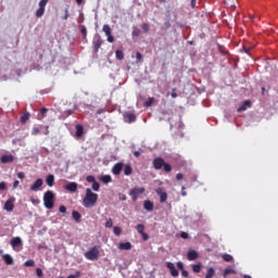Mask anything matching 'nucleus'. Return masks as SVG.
Segmentation results:
<instances>
[{"label": "nucleus", "mask_w": 278, "mask_h": 278, "mask_svg": "<svg viewBox=\"0 0 278 278\" xmlns=\"http://www.w3.org/2000/svg\"><path fill=\"white\" fill-rule=\"evenodd\" d=\"M97 201H99V194L92 192L90 188H87L83 199L84 207H94L97 205Z\"/></svg>", "instance_id": "obj_1"}, {"label": "nucleus", "mask_w": 278, "mask_h": 278, "mask_svg": "<svg viewBox=\"0 0 278 278\" xmlns=\"http://www.w3.org/2000/svg\"><path fill=\"white\" fill-rule=\"evenodd\" d=\"M152 166L155 170H164V173H170L173 170V166L170 164L164 162V159L156 157L152 162Z\"/></svg>", "instance_id": "obj_2"}, {"label": "nucleus", "mask_w": 278, "mask_h": 278, "mask_svg": "<svg viewBox=\"0 0 278 278\" xmlns=\"http://www.w3.org/2000/svg\"><path fill=\"white\" fill-rule=\"evenodd\" d=\"M43 205L47 210H53L55 205V193L53 191L48 190L43 194Z\"/></svg>", "instance_id": "obj_3"}, {"label": "nucleus", "mask_w": 278, "mask_h": 278, "mask_svg": "<svg viewBox=\"0 0 278 278\" xmlns=\"http://www.w3.org/2000/svg\"><path fill=\"white\" fill-rule=\"evenodd\" d=\"M85 257L90 262H97V260H99V249H97V247L91 248L85 253Z\"/></svg>", "instance_id": "obj_4"}, {"label": "nucleus", "mask_w": 278, "mask_h": 278, "mask_svg": "<svg viewBox=\"0 0 278 278\" xmlns=\"http://www.w3.org/2000/svg\"><path fill=\"white\" fill-rule=\"evenodd\" d=\"M144 187H135L130 190L129 197H131L132 201H138V194H144Z\"/></svg>", "instance_id": "obj_5"}, {"label": "nucleus", "mask_w": 278, "mask_h": 278, "mask_svg": "<svg viewBox=\"0 0 278 278\" xmlns=\"http://www.w3.org/2000/svg\"><path fill=\"white\" fill-rule=\"evenodd\" d=\"M47 3H49V0H40L39 9L36 11L37 18L45 16V8H47Z\"/></svg>", "instance_id": "obj_6"}, {"label": "nucleus", "mask_w": 278, "mask_h": 278, "mask_svg": "<svg viewBox=\"0 0 278 278\" xmlns=\"http://www.w3.org/2000/svg\"><path fill=\"white\" fill-rule=\"evenodd\" d=\"M102 30L105 33V36L108 37V42H114V36H112V27L105 24L103 25Z\"/></svg>", "instance_id": "obj_7"}, {"label": "nucleus", "mask_w": 278, "mask_h": 278, "mask_svg": "<svg viewBox=\"0 0 278 278\" xmlns=\"http://www.w3.org/2000/svg\"><path fill=\"white\" fill-rule=\"evenodd\" d=\"M155 192L160 197V202L161 203H166V201L168 199V193H166V191H164V189H162V188H157L155 190Z\"/></svg>", "instance_id": "obj_8"}, {"label": "nucleus", "mask_w": 278, "mask_h": 278, "mask_svg": "<svg viewBox=\"0 0 278 278\" xmlns=\"http://www.w3.org/2000/svg\"><path fill=\"white\" fill-rule=\"evenodd\" d=\"M45 184V180H42V178H38L31 186H30V190L31 192H38V190H40V188H42V185Z\"/></svg>", "instance_id": "obj_9"}, {"label": "nucleus", "mask_w": 278, "mask_h": 278, "mask_svg": "<svg viewBox=\"0 0 278 278\" xmlns=\"http://www.w3.org/2000/svg\"><path fill=\"white\" fill-rule=\"evenodd\" d=\"M166 266L172 275V277H179V270L175 267V263L167 262Z\"/></svg>", "instance_id": "obj_10"}, {"label": "nucleus", "mask_w": 278, "mask_h": 278, "mask_svg": "<svg viewBox=\"0 0 278 278\" xmlns=\"http://www.w3.org/2000/svg\"><path fill=\"white\" fill-rule=\"evenodd\" d=\"M14 201H16L15 198H10V199L4 203L3 208H4L7 212H12V210H14Z\"/></svg>", "instance_id": "obj_11"}, {"label": "nucleus", "mask_w": 278, "mask_h": 278, "mask_svg": "<svg viewBox=\"0 0 278 278\" xmlns=\"http://www.w3.org/2000/svg\"><path fill=\"white\" fill-rule=\"evenodd\" d=\"M123 166H124V164L121 162L115 163L112 168L113 175H121V173H123Z\"/></svg>", "instance_id": "obj_12"}, {"label": "nucleus", "mask_w": 278, "mask_h": 278, "mask_svg": "<svg viewBox=\"0 0 278 278\" xmlns=\"http://www.w3.org/2000/svg\"><path fill=\"white\" fill-rule=\"evenodd\" d=\"M10 244H11L12 249H16V247L23 245V240L21 239V237H14L11 239Z\"/></svg>", "instance_id": "obj_13"}, {"label": "nucleus", "mask_w": 278, "mask_h": 278, "mask_svg": "<svg viewBox=\"0 0 278 278\" xmlns=\"http://www.w3.org/2000/svg\"><path fill=\"white\" fill-rule=\"evenodd\" d=\"M78 185L77 182H68L64 186V189L67 190V192H77Z\"/></svg>", "instance_id": "obj_14"}, {"label": "nucleus", "mask_w": 278, "mask_h": 278, "mask_svg": "<svg viewBox=\"0 0 278 278\" xmlns=\"http://www.w3.org/2000/svg\"><path fill=\"white\" fill-rule=\"evenodd\" d=\"M92 45H93L94 53H99V50L101 49V46L103 45V40L101 38L94 39Z\"/></svg>", "instance_id": "obj_15"}, {"label": "nucleus", "mask_w": 278, "mask_h": 278, "mask_svg": "<svg viewBox=\"0 0 278 278\" xmlns=\"http://www.w3.org/2000/svg\"><path fill=\"white\" fill-rule=\"evenodd\" d=\"M1 164H11L14 162V155L9 154V155H2L0 159Z\"/></svg>", "instance_id": "obj_16"}, {"label": "nucleus", "mask_w": 278, "mask_h": 278, "mask_svg": "<svg viewBox=\"0 0 278 278\" xmlns=\"http://www.w3.org/2000/svg\"><path fill=\"white\" fill-rule=\"evenodd\" d=\"M176 266H177L178 270H180L181 277H184V278L189 277V273H188V270H186V268H184V263L182 262H178L176 264Z\"/></svg>", "instance_id": "obj_17"}, {"label": "nucleus", "mask_w": 278, "mask_h": 278, "mask_svg": "<svg viewBox=\"0 0 278 278\" xmlns=\"http://www.w3.org/2000/svg\"><path fill=\"white\" fill-rule=\"evenodd\" d=\"M198 257H199V252L198 251L191 250L187 253V260L189 262H194V260H197Z\"/></svg>", "instance_id": "obj_18"}, {"label": "nucleus", "mask_w": 278, "mask_h": 278, "mask_svg": "<svg viewBox=\"0 0 278 278\" xmlns=\"http://www.w3.org/2000/svg\"><path fill=\"white\" fill-rule=\"evenodd\" d=\"M46 182L49 188H53V184H55V176H53V174H49L46 178Z\"/></svg>", "instance_id": "obj_19"}, {"label": "nucleus", "mask_w": 278, "mask_h": 278, "mask_svg": "<svg viewBox=\"0 0 278 278\" xmlns=\"http://www.w3.org/2000/svg\"><path fill=\"white\" fill-rule=\"evenodd\" d=\"M124 118H125L126 123H136V114H134V113H126L124 115Z\"/></svg>", "instance_id": "obj_20"}, {"label": "nucleus", "mask_w": 278, "mask_h": 278, "mask_svg": "<svg viewBox=\"0 0 278 278\" xmlns=\"http://www.w3.org/2000/svg\"><path fill=\"white\" fill-rule=\"evenodd\" d=\"M118 249H119L121 251H130V249H131V242H121V243L118 244Z\"/></svg>", "instance_id": "obj_21"}, {"label": "nucleus", "mask_w": 278, "mask_h": 278, "mask_svg": "<svg viewBox=\"0 0 278 278\" xmlns=\"http://www.w3.org/2000/svg\"><path fill=\"white\" fill-rule=\"evenodd\" d=\"M2 257L8 266H12V264H14V258H12L10 254H4Z\"/></svg>", "instance_id": "obj_22"}, {"label": "nucleus", "mask_w": 278, "mask_h": 278, "mask_svg": "<svg viewBox=\"0 0 278 278\" xmlns=\"http://www.w3.org/2000/svg\"><path fill=\"white\" fill-rule=\"evenodd\" d=\"M143 207L144 210H147V212H153V207H154L153 202L146 200L143 203Z\"/></svg>", "instance_id": "obj_23"}, {"label": "nucleus", "mask_w": 278, "mask_h": 278, "mask_svg": "<svg viewBox=\"0 0 278 278\" xmlns=\"http://www.w3.org/2000/svg\"><path fill=\"white\" fill-rule=\"evenodd\" d=\"M84 136V126L76 125V138H81Z\"/></svg>", "instance_id": "obj_24"}, {"label": "nucleus", "mask_w": 278, "mask_h": 278, "mask_svg": "<svg viewBox=\"0 0 278 278\" xmlns=\"http://www.w3.org/2000/svg\"><path fill=\"white\" fill-rule=\"evenodd\" d=\"M72 218H74L76 223H81V214L77 211L72 212Z\"/></svg>", "instance_id": "obj_25"}, {"label": "nucleus", "mask_w": 278, "mask_h": 278, "mask_svg": "<svg viewBox=\"0 0 278 278\" xmlns=\"http://www.w3.org/2000/svg\"><path fill=\"white\" fill-rule=\"evenodd\" d=\"M100 181H102V184H112V176L103 175L100 177Z\"/></svg>", "instance_id": "obj_26"}, {"label": "nucleus", "mask_w": 278, "mask_h": 278, "mask_svg": "<svg viewBox=\"0 0 278 278\" xmlns=\"http://www.w3.org/2000/svg\"><path fill=\"white\" fill-rule=\"evenodd\" d=\"M132 173H134V168L131 167V165L124 166V175H126V177H129V175H131Z\"/></svg>", "instance_id": "obj_27"}, {"label": "nucleus", "mask_w": 278, "mask_h": 278, "mask_svg": "<svg viewBox=\"0 0 278 278\" xmlns=\"http://www.w3.org/2000/svg\"><path fill=\"white\" fill-rule=\"evenodd\" d=\"M216 275V270L213 267H208L205 278H213Z\"/></svg>", "instance_id": "obj_28"}, {"label": "nucleus", "mask_w": 278, "mask_h": 278, "mask_svg": "<svg viewBox=\"0 0 278 278\" xmlns=\"http://www.w3.org/2000/svg\"><path fill=\"white\" fill-rule=\"evenodd\" d=\"M29 116H30L29 112L24 113V114L21 116V119H20L21 123H22V124L27 123V121H29Z\"/></svg>", "instance_id": "obj_29"}, {"label": "nucleus", "mask_w": 278, "mask_h": 278, "mask_svg": "<svg viewBox=\"0 0 278 278\" xmlns=\"http://www.w3.org/2000/svg\"><path fill=\"white\" fill-rule=\"evenodd\" d=\"M224 277H227L228 275H236V271H235V269L233 268H231V267H228V268H226L225 270H224Z\"/></svg>", "instance_id": "obj_30"}, {"label": "nucleus", "mask_w": 278, "mask_h": 278, "mask_svg": "<svg viewBox=\"0 0 278 278\" xmlns=\"http://www.w3.org/2000/svg\"><path fill=\"white\" fill-rule=\"evenodd\" d=\"M202 267H203V265L201 263H198L195 265H192V270H193V273L199 274V273H201Z\"/></svg>", "instance_id": "obj_31"}, {"label": "nucleus", "mask_w": 278, "mask_h": 278, "mask_svg": "<svg viewBox=\"0 0 278 278\" xmlns=\"http://www.w3.org/2000/svg\"><path fill=\"white\" fill-rule=\"evenodd\" d=\"M115 58H116L117 60H124V59H125V54L123 53V51L116 50V51H115Z\"/></svg>", "instance_id": "obj_32"}, {"label": "nucleus", "mask_w": 278, "mask_h": 278, "mask_svg": "<svg viewBox=\"0 0 278 278\" xmlns=\"http://www.w3.org/2000/svg\"><path fill=\"white\" fill-rule=\"evenodd\" d=\"M113 232L115 236H121L123 233V229L118 226L113 227Z\"/></svg>", "instance_id": "obj_33"}, {"label": "nucleus", "mask_w": 278, "mask_h": 278, "mask_svg": "<svg viewBox=\"0 0 278 278\" xmlns=\"http://www.w3.org/2000/svg\"><path fill=\"white\" fill-rule=\"evenodd\" d=\"M222 257L224 262H233V256H231L230 254H223Z\"/></svg>", "instance_id": "obj_34"}, {"label": "nucleus", "mask_w": 278, "mask_h": 278, "mask_svg": "<svg viewBox=\"0 0 278 278\" xmlns=\"http://www.w3.org/2000/svg\"><path fill=\"white\" fill-rule=\"evenodd\" d=\"M154 101H155V98H149L148 101L144 102V108H151Z\"/></svg>", "instance_id": "obj_35"}, {"label": "nucleus", "mask_w": 278, "mask_h": 278, "mask_svg": "<svg viewBox=\"0 0 278 278\" xmlns=\"http://www.w3.org/2000/svg\"><path fill=\"white\" fill-rule=\"evenodd\" d=\"M101 188V185L96 180L92 182V190H94V192H99Z\"/></svg>", "instance_id": "obj_36"}, {"label": "nucleus", "mask_w": 278, "mask_h": 278, "mask_svg": "<svg viewBox=\"0 0 278 278\" xmlns=\"http://www.w3.org/2000/svg\"><path fill=\"white\" fill-rule=\"evenodd\" d=\"M136 230L138 231V233L142 235L144 233V225L139 224L136 226Z\"/></svg>", "instance_id": "obj_37"}, {"label": "nucleus", "mask_w": 278, "mask_h": 278, "mask_svg": "<svg viewBox=\"0 0 278 278\" xmlns=\"http://www.w3.org/2000/svg\"><path fill=\"white\" fill-rule=\"evenodd\" d=\"M24 266L26 267L36 266V262L34 260H28L24 263Z\"/></svg>", "instance_id": "obj_38"}, {"label": "nucleus", "mask_w": 278, "mask_h": 278, "mask_svg": "<svg viewBox=\"0 0 278 278\" xmlns=\"http://www.w3.org/2000/svg\"><path fill=\"white\" fill-rule=\"evenodd\" d=\"M105 227H106V229H112V227H114V222L112 220V218H110V219L105 223Z\"/></svg>", "instance_id": "obj_39"}, {"label": "nucleus", "mask_w": 278, "mask_h": 278, "mask_svg": "<svg viewBox=\"0 0 278 278\" xmlns=\"http://www.w3.org/2000/svg\"><path fill=\"white\" fill-rule=\"evenodd\" d=\"M86 181H87L88 184H93V181H97V180H96L94 176L89 175V176L86 177Z\"/></svg>", "instance_id": "obj_40"}, {"label": "nucleus", "mask_w": 278, "mask_h": 278, "mask_svg": "<svg viewBox=\"0 0 278 278\" xmlns=\"http://www.w3.org/2000/svg\"><path fill=\"white\" fill-rule=\"evenodd\" d=\"M47 112H49V110L47 108H42L40 110V115H41V118H45L47 116Z\"/></svg>", "instance_id": "obj_41"}, {"label": "nucleus", "mask_w": 278, "mask_h": 278, "mask_svg": "<svg viewBox=\"0 0 278 278\" xmlns=\"http://www.w3.org/2000/svg\"><path fill=\"white\" fill-rule=\"evenodd\" d=\"M149 29H150L149 24L143 23V24H142V30H143V33H144V34H149Z\"/></svg>", "instance_id": "obj_42"}, {"label": "nucleus", "mask_w": 278, "mask_h": 278, "mask_svg": "<svg viewBox=\"0 0 278 278\" xmlns=\"http://www.w3.org/2000/svg\"><path fill=\"white\" fill-rule=\"evenodd\" d=\"M251 51H253V47H249V46H243V52L244 53H251Z\"/></svg>", "instance_id": "obj_43"}, {"label": "nucleus", "mask_w": 278, "mask_h": 278, "mask_svg": "<svg viewBox=\"0 0 278 278\" xmlns=\"http://www.w3.org/2000/svg\"><path fill=\"white\" fill-rule=\"evenodd\" d=\"M81 277V271H76L75 275H68L67 278H79Z\"/></svg>", "instance_id": "obj_44"}, {"label": "nucleus", "mask_w": 278, "mask_h": 278, "mask_svg": "<svg viewBox=\"0 0 278 278\" xmlns=\"http://www.w3.org/2000/svg\"><path fill=\"white\" fill-rule=\"evenodd\" d=\"M136 58H137V64H140V62H142V53L137 52Z\"/></svg>", "instance_id": "obj_45"}, {"label": "nucleus", "mask_w": 278, "mask_h": 278, "mask_svg": "<svg viewBox=\"0 0 278 278\" xmlns=\"http://www.w3.org/2000/svg\"><path fill=\"white\" fill-rule=\"evenodd\" d=\"M40 134V129L38 127H34L31 130V136H38Z\"/></svg>", "instance_id": "obj_46"}, {"label": "nucleus", "mask_w": 278, "mask_h": 278, "mask_svg": "<svg viewBox=\"0 0 278 278\" xmlns=\"http://www.w3.org/2000/svg\"><path fill=\"white\" fill-rule=\"evenodd\" d=\"M80 34H81V36H84V38H86V36H87V34H88V30L86 29V27H83V28L80 29Z\"/></svg>", "instance_id": "obj_47"}, {"label": "nucleus", "mask_w": 278, "mask_h": 278, "mask_svg": "<svg viewBox=\"0 0 278 278\" xmlns=\"http://www.w3.org/2000/svg\"><path fill=\"white\" fill-rule=\"evenodd\" d=\"M59 212H61V214H66V206L61 205V206L59 207Z\"/></svg>", "instance_id": "obj_48"}, {"label": "nucleus", "mask_w": 278, "mask_h": 278, "mask_svg": "<svg viewBox=\"0 0 278 278\" xmlns=\"http://www.w3.org/2000/svg\"><path fill=\"white\" fill-rule=\"evenodd\" d=\"M176 179H177L178 181H181V179H184V174L178 173V174L176 175Z\"/></svg>", "instance_id": "obj_49"}, {"label": "nucleus", "mask_w": 278, "mask_h": 278, "mask_svg": "<svg viewBox=\"0 0 278 278\" xmlns=\"http://www.w3.org/2000/svg\"><path fill=\"white\" fill-rule=\"evenodd\" d=\"M36 275H37V277H42V269L37 268L36 269Z\"/></svg>", "instance_id": "obj_50"}, {"label": "nucleus", "mask_w": 278, "mask_h": 278, "mask_svg": "<svg viewBox=\"0 0 278 278\" xmlns=\"http://www.w3.org/2000/svg\"><path fill=\"white\" fill-rule=\"evenodd\" d=\"M132 36H140V29L135 28L132 31Z\"/></svg>", "instance_id": "obj_51"}, {"label": "nucleus", "mask_w": 278, "mask_h": 278, "mask_svg": "<svg viewBox=\"0 0 278 278\" xmlns=\"http://www.w3.org/2000/svg\"><path fill=\"white\" fill-rule=\"evenodd\" d=\"M142 240H149V235L147 232L141 233Z\"/></svg>", "instance_id": "obj_52"}, {"label": "nucleus", "mask_w": 278, "mask_h": 278, "mask_svg": "<svg viewBox=\"0 0 278 278\" xmlns=\"http://www.w3.org/2000/svg\"><path fill=\"white\" fill-rule=\"evenodd\" d=\"M180 238H182L184 240H188V232H181Z\"/></svg>", "instance_id": "obj_53"}, {"label": "nucleus", "mask_w": 278, "mask_h": 278, "mask_svg": "<svg viewBox=\"0 0 278 278\" xmlns=\"http://www.w3.org/2000/svg\"><path fill=\"white\" fill-rule=\"evenodd\" d=\"M17 177H18V179H23L25 177V173L18 172Z\"/></svg>", "instance_id": "obj_54"}, {"label": "nucleus", "mask_w": 278, "mask_h": 278, "mask_svg": "<svg viewBox=\"0 0 278 278\" xmlns=\"http://www.w3.org/2000/svg\"><path fill=\"white\" fill-rule=\"evenodd\" d=\"M247 110V106L242 104L239 109L238 112H244Z\"/></svg>", "instance_id": "obj_55"}, {"label": "nucleus", "mask_w": 278, "mask_h": 278, "mask_svg": "<svg viewBox=\"0 0 278 278\" xmlns=\"http://www.w3.org/2000/svg\"><path fill=\"white\" fill-rule=\"evenodd\" d=\"M7 185L4 181L0 182V190H5Z\"/></svg>", "instance_id": "obj_56"}, {"label": "nucleus", "mask_w": 278, "mask_h": 278, "mask_svg": "<svg viewBox=\"0 0 278 278\" xmlns=\"http://www.w3.org/2000/svg\"><path fill=\"white\" fill-rule=\"evenodd\" d=\"M68 18V9H65V15L63 16V21H66Z\"/></svg>", "instance_id": "obj_57"}, {"label": "nucleus", "mask_w": 278, "mask_h": 278, "mask_svg": "<svg viewBox=\"0 0 278 278\" xmlns=\"http://www.w3.org/2000/svg\"><path fill=\"white\" fill-rule=\"evenodd\" d=\"M243 104L245 108H251V101H249V100L244 101Z\"/></svg>", "instance_id": "obj_58"}, {"label": "nucleus", "mask_w": 278, "mask_h": 278, "mask_svg": "<svg viewBox=\"0 0 278 278\" xmlns=\"http://www.w3.org/2000/svg\"><path fill=\"white\" fill-rule=\"evenodd\" d=\"M176 89H173V92H172V98L173 99H177V92H175Z\"/></svg>", "instance_id": "obj_59"}, {"label": "nucleus", "mask_w": 278, "mask_h": 278, "mask_svg": "<svg viewBox=\"0 0 278 278\" xmlns=\"http://www.w3.org/2000/svg\"><path fill=\"white\" fill-rule=\"evenodd\" d=\"M66 116H71L73 114V110L65 111Z\"/></svg>", "instance_id": "obj_60"}, {"label": "nucleus", "mask_w": 278, "mask_h": 278, "mask_svg": "<svg viewBox=\"0 0 278 278\" xmlns=\"http://www.w3.org/2000/svg\"><path fill=\"white\" fill-rule=\"evenodd\" d=\"M191 8H197V0H191Z\"/></svg>", "instance_id": "obj_61"}, {"label": "nucleus", "mask_w": 278, "mask_h": 278, "mask_svg": "<svg viewBox=\"0 0 278 278\" xmlns=\"http://www.w3.org/2000/svg\"><path fill=\"white\" fill-rule=\"evenodd\" d=\"M18 180H15L14 182H13V188H18Z\"/></svg>", "instance_id": "obj_62"}, {"label": "nucleus", "mask_w": 278, "mask_h": 278, "mask_svg": "<svg viewBox=\"0 0 278 278\" xmlns=\"http://www.w3.org/2000/svg\"><path fill=\"white\" fill-rule=\"evenodd\" d=\"M134 155H135V157H140V152L135 151V152H134Z\"/></svg>", "instance_id": "obj_63"}, {"label": "nucleus", "mask_w": 278, "mask_h": 278, "mask_svg": "<svg viewBox=\"0 0 278 278\" xmlns=\"http://www.w3.org/2000/svg\"><path fill=\"white\" fill-rule=\"evenodd\" d=\"M103 112H105V110L100 109V110L97 111V114H103Z\"/></svg>", "instance_id": "obj_64"}]
</instances>
